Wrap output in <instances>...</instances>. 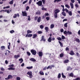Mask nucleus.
Here are the masks:
<instances>
[{"instance_id":"obj_1","label":"nucleus","mask_w":80,"mask_h":80,"mask_svg":"<svg viewBox=\"0 0 80 80\" xmlns=\"http://www.w3.org/2000/svg\"><path fill=\"white\" fill-rule=\"evenodd\" d=\"M60 12V11L58 9H56L54 11V18H57L58 17V15L57 13H59Z\"/></svg>"},{"instance_id":"obj_3","label":"nucleus","mask_w":80,"mask_h":80,"mask_svg":"<svg viewBox=\"0 0 80 80\" xmlns=\"http://www.w3.org/2000/svg\"><path fill=\"white\" fill-rule=\"evenodd\" d=\"M36 4L38 5V6L43 7V5H42V1H39L38 2L36 3Z\"/></svg>"},{"instance_id":"obj_41","label":"nucleus","mask_w":80,"mask_h":80,"mask_svg":"<svg viewBox=\"0 0 80 80\" xmlns=\"http://www.w3.org/2000/svg\"><path fill=\"white\" fill-rule=\"evenodd\" d=\"M42 10L46 11V10H47V8H45L43 7L42 8Z\"/></svg>"},{"instance_id":"obj_9","label":"nucleus","mask_w":80,"mask_h":80,"mask_svg":"<svg viewBox=\"0 0 80 80\" xmlns=\"http://www.w3.org/2000/svg\"><path fill=\"white\" fill-rule=\"evenodd\" d=\"M32 34H26L25 36V37H32Z\"/></svg>"},{"instance_id":"obj_25","label":"nucleus","mask_w":80,"mask_h":80,"mask_svg":"<svg viewBox=\"0 0 80 80\" xmlns=\"http://www.w3.org/2000/svg\"><path fill=\"white\" fill-rule=\"evenodd\" d=\"M39 73L41 75H44V73L42 71H40Z\"/></svg>"},{"instance_id":"obj_17","label":"nucleus","mask_w":80,"mask_h":80,"mask_svg":"<svg viewBox=\"0 0 80 80\" xmlns=\"http://www.w3.org/2000/svg\"><path fill=\"white\" fill-rule=\"evenodd\" d=\"M52 37H50L48 39V40L49 42H51L52 41Z\"/></svg>"},{"instance_id":"obj_35","label":"nucleus","mask_w":80,"mask_h":80,"mask_svg":"<svg viewBox=\"0 0 80 80\" xmlns=\"http://www.w3.org/2000/svg\"><path fill=\"white\" fill-rule=\"evenodd\" d=\"M75 6L76 8H78V7H79L78 4H77V3L75 4Z\"/></svg>"},{"instance_id":"obj_37","label":"nucleus","mask_w":80,"mask_h":80,"mask_svg":"<svg viewBox=\"0 0 80 80\" xmlns=\"http://www.w3.org/2000/svg\"><path fill=\"white\" fill-rule=\"evenodd\" d=\"M54 28V24H52L51 25L50 28Z\"/></svg>"},{"instance_id":"obj_47","label":"nucleus","mask_w":80,"mask_h":80,"mask_svg":"<svg viewBox=\"0 0 80 80\" xmlns=\"http://www.w3.org/2000/svg\"><path fill=\"white\" fill-rule=\"evenodd\" d=\"M61 38L62 39V40H64L65 39V37L64 36L62 35Z\"/></svg>"},{"instance_id":"obj_4","label":"nucleus","mask_w":80,"mask_h":80,"mask_svg":"<svg viewBox=\"0 0 80 80\" xmlns=\"http://www.w3.org/2000/svg\"><path fill=\"white\" fill-rule=\"evenodd\" d=\"M31 52L32 53V55H35L37 54V51L34 49L31 50Z\"/></svg>"},{"instance_id":"obj_23","label":"nucleus","mask_w":80,"mask_h":80,"mask_svg":"<svg viewBox=\"0 0 80 80\" xmlns=\"http://www.w3.org/2000/svg\"><path fill=\"white\" fill-rule=\"evenodd\" d=\"M59 43L60 44V45L61 47H63V43H62L60 41H59Z\"/></svg>"},{"instance_id":"obj_30","label":"nucleus","mask_w":80,"mask_h":80,"mask_svg":"<svg viewBox=\"0 0 80 80\" xmlns=\"http://www.w3.org/2000/svg\"><path fill=\"white\" fill-rule=\"evenodd\" d=\"M61 1L62 0H55L54 1V3H56V2H61Z\"/></svg>"},{"instance_id":"obj_14","label":"nucleus","mask_w":80,"mask_h":80,"mask_svg":"<svg viewBox=\"0 0 80 80\" xmlns=\"http://www.w3.org/2000/svg\"><path fill=\"white\" fill-rule=\"evenodd\" d=\"M41 21V17H39L38 18V19L37 22H40Z\"/></svg>"},{"instance_id":"obj_16","label":"nucleus","mask_w":80,"mask_h":80,"mask_svg":"<svg viewBox=\"0 0 80 80\" xmlns=\"http://www.w3.org/2000/svg\"><path fill=\"white\" fill-rule=\"evenodd\" d=\"M30 60V61H32V62H35L36 61V60L33 58H31Z\"/></svg>"},{"instance_id":"obj_33","label":"nucleus","mask_w":80,"mask_h":80,"mask_svg":"<svg viewBox=\"0 0 80 80\" xmlns=\"http://www.w3.org/2000/svg\"><path fill=\"white\" fill-rule=\"evenodd\" d=\"M63 56H64V54H63V53H61L60 55V57L61 58L63 57Z\"/></svg>"},{"instance_id":"obj_45","label":"nucleus","mask_w":80,"mask_h":80,"mask_svg":"<svg viewBox=\"0 0 80 80\" xmlns=\"http://www.w3.org/2000/svg\"><path fill=\"white\" fill-rule=\"evenodd\" d=\"M62 78H66V76H65L63 74V73H62Z\"/></svg>"},{"instance_id":"obj_8","label":"nucleus","mask_w":80,"mask_h":80,"mask_svg":"<svg viewBox=\"0 0 80 80\" xmlns=\"http://www.w3.org/2000/svg\"><path fill=\"white\" fill-rule=\"evenodd\" d=\"M69 54L71 55H74L75 53L73 52V51L72 50L70 51V52L69 53Z\"/></svg>"},{"instance_id":"obj_63","label":"nucleus","mask_w":80,"mask_h":80,"mask_svg":"<svg viewBox=\"0 0 80 80\" xmlns=\"http://www.w3.org/2000/svg\"><path fill=\"white\" fill-rule=\"evenodd\" d=\"M63 31H64V30H63V29H60V32L62 33V32H63Z\"/></svg>"},{"instance_id":"obj_60","label":"nucleus","mask_w":80,"mask_h":80,"mask_svg":"<svg viewBox=\"0 0 80 80\" xmlns=\"http://www.w3.org/2000/svg\"><path fill=\"white\" fill-rule=\"evenodd\" d=\"M66 51H69V48H68V47H66Z\"/></svg>"},{"instance_id":"obj_22","label":"nucleus","mask_w":80,"mask_h":80,"mask_svg":"<svg viewBox=\"0 0 80 80\" xmlns=\"http://www.w3.org/2000/svg\"><path fill=\"white\" fill-rule=\"evenodd\" d=\"M36 14H37V15H40V14H41L40 11L38 10V11L36 12Z\"/></svg>"},{"instance_id":"obj_64","label":"nucleus","mask_w":80,"mask_h":80,"mask_svg":"<svg viewBox=\"0 0 80 80\" xmlns=\"http://www.w3.org/2000/svg\"><path fill=\"white\" fill-rule=\"evenodd\" d=\"M14 65L13 64H11V65H9V67H13Z\"/></svg>"},{"instance_id":"obj_58","label":"nucleus","mask_w":80,"mask_h":80,"mask_svg":"<svg viewBox=\"0 0 80 80\" xmlns=\"http://www.w3.org/2000/svg\"><path fill=\"white\" fill-rule=\"evenodd\" d=\"M38 18V16H36L34 17V20L35 21L37 20V19Z\"/></svg>"},{"instance_id":"obj_13","label":"nucleus","mask_w":80,"mask_h":80,"mask_svg":"<svg viewBox=\"0 0 80 80\" xmlns=\"http://www.w3.org/2000/svg\"><path fill=\"white\" fill-rule=\"evenodd\" d=\"M45 30L46 31V32H48V31H49V29L48 28V27H46L45 28Z\"/></svg>"},{"instance_id":"obj_52","label":"nucleus","mask_w":80,"mask_h":80,"mask_svg":"<svg viewBox=\"0 0 80 80\" xmlns=\"http://www.w3.org/2000/svg\"><path fill=\"white\" fill-rule=\"evenodd\" d=\"M28 20L29 21H30L31 20V19H30V16H28Z\"/></svg>"},{"instance_id":"obj_59","label":"nucleus","mask_w":80,"mask_h":80,"mask_svg":"<svg viewBox=\"0 0 80 80\" xmlns=\"http://www.w3.org/2000/svg\"><path fill=\"white\" fill-rule=\"evenodd\" d=\"M32 2V0H29V4H31V3Z\"/></svg>"},{"instance_id":"obj_55","label":"nucleus","mask_w":80,"mask_h":80,"mask_svg":"<svg viewBox=\"0 0 80 80\" xmlns=\"http://www.w3.org/2000/svg\"><path fill=\"white\" fill-rule=\"evenodd\" d=\"M73 80H80V78H77L75 79H73Z\"/></svg>"},{"instance_id":"obj_48","label":"nucleus","mask_w":80,"mask_h":80,"mask_svg":"<svg viewBox=\"0 0 80 80\" xmlns=\"http://www.w3.org/2000/svg\"><path fill=\"white\" fill-rule=\"evenodd\" d=\"M27 2H28V0H27L24 1L22 2V4H25V3H27Z\"/></svg>"},{"instance_id":"obj_49","label":"nucleus","mask_w":80,"mask_h":80,"mask_svg":"<svg viewBox=\"0 0 80 80\" xmlns=\"http://www.w3.org/2000/svg\"><path fill=\"white\" fill-rule=\"evenodd\" d=\"M49 68H50L51 69H52V67H51L50 66H48V67L47 68V69H49Z\"/></svg>"},{"instance_id":"obj_32","label":"nucleus","mask_w":80,"mask_h":80,"mask_svg":"<svg viewBox=\"0 0 80 80\" xmlns=\"http://www.w3.org/2000/svg\"><path fill=\"white\" fill-rule=\"evenodd\" d=\"M68 13L70 16H72V12L71 11H69L68 12Z\"/></svg>"},{"instance_id":"obj_18","label":"nucleus","mask_w":80,"mask_h":80,"mask_svg":"<svg viewBox=\"0 0 80 80\" xmlns=\"http://www.w3.org/2000/svg\"><path fill=\"white\" fill-rule=\"evenodd\" d=\"M70 5L71 7V8H73L74 7V5H73V4L72 2L70 3Z\"/></svg>"},{"instance_id":"obj_38","label":"nucleus","mask_w":80,"mask_h":80,"mask_svg":"<svg viewBox=\"0 0 80 80\" xmlns=\"http://www.w3.org/2000/svg\"><path fill=\"white\" fill-rule=\"evenodd\" d=\"M27 55H28V56H30V55H31V53H30V52H27Z\"/></svg>"},{"instance_id":"obj_7","label":"nucleus","mask_w":80,"mask_h":80,"mask_svg":"<svg viewBox=\"0 0 80 80\" xmlns=\"http://www.w3.org/2000/svg\"><path fill=\"white\" fill-rule=\"evenodd\" d=\"M17 17H20V15H19V13H17V14H15L14 16H13V18H16Z\"/></svg>"},{"instance_id":"obj_28","label":"nucleus","mask_w":80,"mask_h":80,"mask_svg":"<svg viewBox=\"0 0 80 80\" xmlns=\"http://www.w3.org/2000/svg\"><path fill=\"white\" fill-rule=\"evenodd\" d=\"M32 32L30 30H27V35H28V34H29V33H31Z\"/></svg>"},{"instance_id":"obj_2","label":"nucleus","mask_w":80,"mask_h":80,"mask_svg":"<svg viewBox=\"0 0 80 80\" xmlns=\"http://www.w3.org/2000/svg\"><path fill=\"white\" fill-rule=\"evenodd\" d=\"M63 33L64 35H72V32L69 31H65L63 32Z\"/></svg>"},{"instance_id":"obj_24","label":"nucleus","mask_w":80,"mask_h":80,"mask_svg":"<svg viewBox=\"0 0 80 80\" xmlns=\"http://www.w3.org/2000/svg\"><path fill=\"white\" fill-rule=\"evenodd\" d=\"M19 61H21V62H20V63H22L23 62V60L22 58H20L19 59Z\"/></svg>"},{"instance_id":"obj_43","label":"nucleus","mask_w":80,"mask_h":80,"mask_svg":"<svg viewBox=\"0 0 80 80\" xmlns=\"http://www.w3.org/2000/svg\"><path fill=\"white\" fill-rule=\"evenodd\" d=\"M67 24H68V23L66 22L64 24V25L65 27H66V28L67 27Z\"/></svg>"},{"instance_id":"obj_26","label":"nucleus","mask_w":80,"mask_h":80,"mask_svg":"<svg viewBox=\"0 0 80 80\" xmlns=\"http://www.w3.org/2000/svg\"><path fill=\"white\" fill-rule=\"evenodd\" d=\"M33 36V37H32V38H36V37H37V34H34Z\"/></svg>"},{"instance_id":"obj_44","label":"nucleus","mask_w":80,"mask_h":80,"mask_svg":"<svg viewBox=\"0 0 80 80\" xmlns=\"http://www.w3.org/2000/svg\"><path fill=\"white\" fill-rule=\"evenodd\" d=\"M46 19L48 21L50 20V17H47L46 18Z\"/></svg>"},{"instance_id":"obj_31","label":"nucleus","mask_w":80,"mask_h":80,"mask_svg":"<svg viewBox=\"0 0 80 80\" xmlns=\"http://www.w3.org/2000/svg\"><path fill=\"white\" fill-rule=\"evenodd\" d=\"M8 69L9 70H15V68H8Z\"/></svg>"},{"instance_id":"obj_56","label":"nucleus","mask_w":80,"mask_h":80,"mask_svg":"<svg viewBox=\"0 0 80 80\" xmlns=\"http://www.w3.org/2000/svg\"><path fill=\"white\" fill-rule=\"evenodd\" d=\"M20 78L19 77H17L16 78V80H20Z\"/></svg>"},{"instance_id":"obj_36","label":"nucleus","mask_w":80,"mask_h":80,"mask_svg":"<svg viewBox=\"0 0 80 80\" xmlns=\"http://www.w3.org/2000/svg\"><path fill=\"white\" fill-rule=\"evenodd\" d=\"M62 14L64 16V17H65V16H66V13L65 12H62Z\"/></svg>"},{"instance_id":"obj_40","label":"nucleus","mask_w":80,"mask_h":80,"mask_svg":"<svg viewBox=\"0 0 80 80\" xmlns=\"http://www.w3.org/2000/svg\"><path fill=\"white\" fill-rule=\"evenodd\" d=\"M15 32V31H14L13 30H12L10 31V33H13Z\"/></svg>"},{"instance_id":"obj_19","label":"nucleus","mask_w":80,"mask_h":80,"mask_svg":"<svg viewBox=\"0 0 80 80\" xmlns=\"http://www.w3.org/2000/svg\"><path fill=\"white\" fill-rule=\"evenodd\" d=\"M42 39H41V41H42H42H43L44 42H45V41H46V40H45V38H44V36H42Z\"/></svg>"},{"instance_id":"obj_46","label":"nucleus","mask_w":80,"mask_h":80,"mask_svg":"<svg viewBox=\"0 0 80 80\" xmlns=\"http://www.w3.org/2000/svg\"><path fill=\"white\" fill-rule=\"evenodd\" d=\"M57 40H59V41L62 40V38H60V37L57 38Z\"/></svg>"},{"instance_id":"obj_54","label":"nucleus","mask_w":80,"mask_h":80,"mask_svg":"<svg viewBox=\"0 0 80 80\" xmlns=\"http://www.w3.org/2000/svg\"><path fill=\"white\" fill-rule=\"evenodd\" d=\"M29 7L28 6H27L26 8V10H27V11H28V9H29Z\"/></svg>"},{"instance_id":"obj_29","label":"nucleus","mask_w":80,"mask_h":80,"mask_svg":"<svg viewBox=\"0 0 80 80\" xmlns=\"http://www.w3.org/2000/svg\"><path fill=\"white\" fill-rule=\"evenodd\" d=\"M75 41H76V42H78V43H80V40L78 38H76L75 39Z\"/></svg>"},{"instance_id":"obj_11","label":"nucleus","mask_w":80,"mask_h":80,"mask_svg":"<svg viewBox=\"0 0 80 80\" xmlns=\"http://www.w3.org/2000/svg\"><path fill=\"white\" fill-rule=\"evenodd\" d=\"M20 56L19 54H18L17 55H14V57L15 58H16V59H17L19 57H20Z\"/></svg>"},{"instance_id":"obj_21","label":"nucleus","mask_w":80,"mask_h":80,"mask_svg":"<svg viewBox=\"0 0 80 80\" xmlns=\"http://www.w3.org/2000/svg\"><path fill=\"white\" fill-rule=\"evenodd\" d=\"M68 76L71 77H73V73L71 72L69 74Z\"/></svg>"},{"instance_id":"obj_15","label":"nucleus","mask_w":80,"mask_h":80,"mask_svg":"<svg viewBox=\"0 0 80 80\" xmlns=\"http://www.w3.org/2000/svg\"><path fill=\"white\" fill-rule=\"evenodd\" d=\"M27 75H29V76H32V72H28L27 73Z\"/></svg>"},{"instance_id":"obj_57","label":"nucleus","mask_w":80,"mask_h":80,"mask_svg":"<svg viewBox=\"0 0 80 80\" xmlns=\"http://www.w3.org/2000/svg\"><path fill=\"white\" fill-rule=\"evenodd\" d=\"M70 67H68L67 69V71H69V70H70Z\"/></svg>"},{"instance_id":"obj_20","label":"nucleus","mask_w":80,"mask_h":80,"mask_svg":"<svg viewBox=\"0 0 80 80\" xmlns=\"http://www.w3.org/2000/svg\"><path fill=\"white\" fill-rule=\"evenodd\" d=\"M26 68L28 69L29 70H30V69L33 68V66H32L31 67H26Z\"/></svg>"},{"instance_id":"obj_51","label":"nucleus","mask_w":80,"mask_h":80,"mask_svg":"<svg viewBox=\"0 0 80 80\" xmlns=\"http://www.w3.org/2000/svg\"><path fill=\"white\" fill-rule=\"evenodd\" d=\"M76 55L77 57H80V54H79V53H78V52H76Z\"/></svg>"},{"instance_id":"obj_50","label":"nucleus","mask_w":80,"mask_h":80,"mask_svg":"<svg viewBox=\"0 0 80 80\" xmlns=\"http://www.w3.org/2000/svg\"><path fill=\"white\" fill-rule=\"evenodd\" d=\"M38 34H42V32L41 31H38Z\"/></svg>"},{"instance_id":"obj_62","label":"nucleus","mask_w":80,"mask_h":80,"mask_svg":"<svg viewBox=\"0 0 80 80\" xmlns=\"http://www.w3.org/2000/svg\"><path fill=\"white\" fill-rule=\"evenodd\" d=\"M46 69H47V66H46L45 67L43 68V70H45Z\"/></svg>"},{"instance_id":"obj_10","label":"nucleus","mask_w":80,"mask_h":80,"mask_svg":"<svg viewBox=\"0 0 80 80\" xmlns=\"http://www.w3.org/2000/svg\"><path fill=\"white\" fill-rule=\"evenodd\" d=\"M39 57H42V56H43V52H39Z\"/></svg>"},{"instance_id":"obj_6","label":"nucleus","mask_w":80,"mask_h":80,"mask_svg":"<svg viewBox=\"0 0 80 80\" xmlns=\"http://www.w3.org/2000/svg\"><path fill=\"white\" fill-rule=\"evenodd\" d=\"M13 78V76L12 75H8V78H5V80H10V79H12Z\"/></svg>"},{"instance_id":"obj_39","label":"nucleus","mask_w":80,"mask_h":80,"mask_svg":"<svg viewBox=\"0 0 80 80\" xmlns=\"http://www.w3.org/2000/svg\"><path fill=\"white\" fill-rule=\"evenodd\" d=\"M40 27L41 29H43V28H44V26H43V25H40Z\"/></svg>"},{"instance_id":"obj_5","label":"nucleus","mask_w":80,"mask_h":80,"mask_svg":"<svg viewBox=\"0 0 80 80\" xmlns=\"http://www.w3.org/2000/svg\"><path fill=\"white\" fill-rule=\"evenodd\" d=\"M22 13L23 17H27V13L26 11H24V12L22 11Z\"/></svg>"},{"instance_id":"obj_34","label":"nucleus","mask_w":80,"mask_h":80,"mask_svg":"<svg viewBox=\"0 0 80 80\" xmlns=\"http://www.w3.org/2000/svg\"><path fill=\"white\" fill-rule=\"evenodd\" d=\"M61 77V74L59 73L58 75V78H60Z\"/></svg>"},{"instance_id":"obj_61","label":"nucleus","mask_w":80,"mask_h":80,"mask_svg":"<svg viewBox=\"0 0 80 80\" xmlns=\"http://www.w3.org/2000/svg\"><path fill=\"white\" fill-rule=\"evenodd\" d=\"M46 17V16H45V15L42 16V19H44Z\"/></svg>"},{"instance_id":"obj_27","label":"nucleus","mask_w":80,"mask_h":80,"mask_svg":"<svg viewBox=\"0 0 80 80\" xmlns=\"http://www.w3.org/2000/svg\"><path fill=\"white\" fill-rule=\"evenodd\" d=\"M9 3L10 5H12L13 3V0L9 2Z\"/></svg>"},{"instance_id":"obj_42","label":"nucleus","mask_w":80,"mask_h":80,"mask_svg":"<svg viewBox=\"0 0 80 80\" xmlns=\"http://www.w3.org/2000/svg\"><path fill=\"white\" fill-rule=\"evenodd\" d=\"M65 6L68 8H70V6L68 4H66Z\"/></svg>"},{"instance_id":"obj_53","label":"nucleus","mask_w":80,"mask_h":80,"mask_svg":"<svg viewBox=\"0 0 80 80\" xmlns=\"http://www.w3.org/2000/svg\"><path fill=\"white\" fill-rule=\"evenodd\" d=\"M42 1L43 4H45V0H42Z\"/></svg>"},{"instance_id":"obj_12","label":"nucleus","mask_w":80,"mask_h":80,"mask_svg":"<svg viewBox=\"0 0 80 80\" xmlns=\"http://www.w3.org/2000/svg\"><path fill=\"white\" fill-rule=\"evenodd\" d=\"M68 62H69V60L68 59H66L64 61V63H68Z\"/></svg>"}]
</instances>
